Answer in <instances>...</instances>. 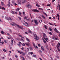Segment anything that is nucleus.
Here are the masks:
<instances>
[{
    "label": "nucleus",
    "mask_w": 60,
    "mask_h": 60,
    "mask_svg": "<svg viewBox=\"0 0 60 60\" xmlns=\"http://www.w3.org/2000/svg\"><path fill=\"white\" fill-rule=\"evenodd\" d=\"M54 30L56 33H57V34H59V36L60 37V33L59 34L60 32H59L57 30L56 28H55V29Z\"/></svg>",
    "instance_id": "f257e3e1"
},
{
    "label": "nucleus",
    "mask_w": 60,
    "mask_h": 60,
    "mask_svg": "<svg viewBox=\"0 0 60 60\" xmlns=\"http://www.w3.org/2000/svg\"><path fill=\"white\" fill-rule=\"evenodd\" d=\"M15 25L17 26L20 29L22 30H23V27L22 26H19L18 24H15Z\"/></svg>",
    "instance_id": "f03ea898"
},
{
    "label": "nucleus",
    "mask_w": 60,
    "mask_h": 60,
    "mask_svg": "<svg viewBox=\"0 0 60 60\" xmlns=\"http://www.w3.org/2000/svg\"><path fill=\"white\" fill-rule=\"evenodd\" d=\"M32 11L34 12H39V10L36 9H33Z\"/></svg>",
    "instance_id": "7ed1b4c3"
},
{
    "label": "nucleus",
    "mask_w": 60,
    "mask_h": 60,
    "mask_svg": "<svg viewBox=\"0 0 60 60\" xmlns=\"http://www.w3.org/2000/svg\"><path fill=\"white\" fill-rule=\"evenodd\" d=\"M34 22H35V23L36 24V25H37L38 24V22L37 21V20H34Z\"/></svg>",
    "instance_id": "20e7f679"
},
{
    "label": "nucleus",
    "mask_w": 60,
    "mask_h": 60,
    "mask_svg": "<svg viewBox=\"0 0 60 60\" xmlns=\"http://www.w3.org/2000/svg\"><path fill=\"white\" fill-rule=\"evenodd\" d=\"M25 44H26V45H27V46L28 47H30V46H29V45H30V43H29V42H27L26 43H25Z\"/></svg>",
    "instance_id": "39448f33"
},
{
    "label": "nucleus",
    "mask_w": 60,
    "mask_h": 60,
    "mask_svg": "<svg viewBox=\"0 0 60 60\" xmlns=\"http://www.w3.org/2000/svg\"><path fill=\"white\" fill-rule=\"evenodd\" d=\"M57 50H58L59 51H60V49L59 48V45H57Z\"/></svg>",
    "instance_id": "423d86ee"
},
{
    "label": "nucleus",
    "mask_w": 60,
    "mask_h": 60,
    "mask_svg": "<svg viewBox=\"0 0 60 60\" xmlns=\"http://www.w3.org/2000/svg\"><path fill=\"white\" fill-rule=\"evenodd\" d=\"M18 3L19 4H21V2L20 0H18Z\"/></svg>",
    "instance_id": "0eeeda50"
},
{
    "label": "nucleus",
    "mask_w": 60,
    "mask_h": 60,
    "mask_svg": "<svg viewBox=\"0 0 60 60\" xmlns=\"http://www.w3.org/2000/svg\"><path fill=\"white\" fill-rule=\"evenodd\" d=\"M32 44H33V46H34V48H36V46L35 45V44H34V42H32Z\"/></svg>",
    "instance_id": "6e6552de"
},
{
    "label": "nucleus",
    "mask_w": 60,
    "mask_h": 60,
    "mask_svg": "<svg viewBox=\"0 0 60 60\" xmlns=\"http://www.w3.org/2000/svg\"><path fill=\"white\" fill-rule=\"evenodd\" d=\"M0 9L4 10H5V8H4L3 7L2 8L1 6H0Z\"/></svg>",
    "instance_id": "1a4fd4ad"
},
{
    "label": "nucleus",
    "mask_w": 60,
    "mask_h": 60,
    "mask_svg": "<svg viewBox=\"0 0 60 60\" xmlns=\"http://www.w3.org/2000/svg\"><path fill=\"white\" fill-rule=\"evenodd\" d=\"M44 39L47 42H48V41H47L48 40V38H44Z\"/></svg>",
    "instance_id": "9d476101"
},
{
    "label": "nucleus",
    "mask_w": 60,
    "mask_h": 60,
    "mask_svg": "<svg viewBox=\"0 0 60 60\" xmlns=\"http://www.w3.org/2000/svg\"><path fill=\"white\" fill-rule=\"evenodd\" d=\"M43 36H44V37H47L45 33H43Z\"/></svg>",
    "instance_id": "9b49d317"
},
{
    "label": "nucleus",
    "mask_w": 60,
    "mask_h": 60,
    "mask_svg": "<svg viewBox=\"0 0 60 60\" xmlns=\"http://www.w3.org/2000/svg\"><path fill=\"white\" fill-rule=\"evenodd\" d=\"M41 50H42L43 51H44V48L43 46H41Z\"/></svg>",
    "instance_id": "f8f14e48"
},
{
    "label": "nucleus",
    "mask_w": 60,
    "mask_h": 60,
    "mask_svg": "<svg viewBox=\"0 0 60 60\" xmlns=\"http://www.w3.org/2000/svg\"><path fill=\"white\" fill-rule=\"evenodd\" d=\"M33 35H34V37H35L37 38V36H36L37 35L35 33H34V34H33Z\"/></svg>",
    "instance_id": "ddd939ff"
},
{
    "label": "nucleus",
    "mask_w": 60,
    "mask_h": 60,
    "mask_svg": "<svg viewBox=\"0 0 60 60\" xmlns=\"http://www.w3.org/2000/svg\"><path fill=\"white\" fill-rule=\"evenodd\" d=\"M7 6H8V7H10V2H9L8 4H7Z\"/></svg>",
    "instance_id": "4468645a"
},
{
    "label": "nucleus",
    "mask_w": 60,
    "mask_h": 60,
    "mask_svg": "<svg viewBox=\"0 0 60 60\" xmlns=\"http://www.w3.org/2000/svg\"><path fill=\"white\" fill-rule=\"evenodd\" d=\"M22 52H21L20 51H18V53L19 54H21V53H22Z\"/></svg>",
    "instance_id": "2eb2a0df"
},
{
    "label": "nucleus",
    "mask_w": 60,
    "mask_h": 60,
    "mask_svg": "<svg viewBox=\"0 0 60 60\" xmlns=\"http://www.w3.org/2000/svg\"><path fill=\"white\" fill-rule=\"evenodd\" d=\"M39 10H41L42 11H43V9L42 8H39Z\"/></svg>",
    "instance_id": "dca6fc26"
},
{
    "label": "nucleus",
    "mask_w": 60,
    "mask_h": 60,
    "mask_svg": "<svg viewBox=\"0 0 60 60\" xmlns=\"http://www.w3.org/2000/svg\"><path fill=\"white\" fill-rule=\"evenodd\" d=\"M25 3V0H22V3Z\"/></svg>",
    "instance_id": "f3484780"
},
{
    "label": "nucleus",
    "mask_w": 60,
    "mask_h": 60,
    "mask_svg": "<svg viewBox=\"0 0 60 60\" xmlns=\"http://www.w3.org/2000/svg\"><path fill=\"white\" fill-rule=\"evenodd\" d=\"M42 41H43L44 43H46V42L45 41V40H44V39H42Z\"/></svg>",
    "instance_id": "a211bd4d"
},
{
    "label": "nucleus",
    "mask_w": 60,
    "mask_h": 60,
    "mask_svg": "<svg viewBox=\"0 0 60 60\" xmlns=\"http://www.w3.org/2000/svg\"><path fill=\"white\" fill-rule=\"evenodd\" d=\"M29 48L30 49V50H32V47H29Z\"/></svg>",
    "instance_id": "6ab92c4d"
},
{
    "label": "nucleus",
    "mask_w": 60,
    "mask_h": 60,
    "mask_svg": "<svg viewBox=\"0 0 60 60\" xmlns=\"http://www.w3.org/2000/svg\"><path fill=\"white\" fill-rule=\"evenodd\" d=\"M27 7L28 8H30V4L28 5H27Z\"/></svg>",
    "instance_id": "aec40b11"
},
{
    "label": "nucleus",
    "mask_w": 60,
    "mask_h": 60,
    "mask_svg": "<svg viewBox=\"0 0 60 60\" xmlns=\"http://www.w3.org/2000/svg\"><path fill=\"white\" fill-rule=\"evenodd\" d=\"M26 39L28 41L30 42V40H29V39H28V38H26Z\"/></svg>",
    "instance_id": "412c9836"
},
{
    "label": "nucleus",
    "mask_w": 60,
    "mask_h": 60,
    "mask_svg": "<svg viewBox=\"0 0 60 60\" xmlns=\"http://www.w3.org/2000/svg\"><path fill=\"white\" fill-rule=\"evenodd\" d=\"M51 5V4H47V7H49Z\"/></svg>",
    "instance_id": "4be33fe9"
},
{
    "label": "nucleus",
    "mask_w": 60,
    "mask_h": 60,
    "mask_svg": "<svg viewBox=\"0 0 60 60\" xmlns=\"http://www.w3.org/2000/svg\"><path fill=\"white\" fill-rule=\"evenodd\" d=\"M1 6H3L4 5L3 4V2H1Z\"/></svg>",
    "instance_id": "5701e85b"
},
{
    "label": "nucleus",
    "mask_w": 60,
    "mask_h": 60,
    "mask_svg": "<svg viewBox=\"0 0 60 60\" xmlns=\"http://www.w3.org/2000/svg\"><path fill=\"white\" fill-rule=\"evenodd\" d=\"M49 34H50L51 35H52V33L50 32H49Z\"/></svg>",
    "instance_id": "b1692460"
},
{
    "label": "nucleus",
    "mask_w": 60,
    "mask_h": 60,
    "mask_svg": "<svg viewBox=\"0 0 60 60\" xmlns=\"http://www.w3.org/2000/svg\"><path fill=\"white\" fill-rule=\"evenodd\" d=\"M58 6L59 7V10H60V5H59V4H58Z\"/></svg>",
    "instance_id": "393cba45"
},
{
    "label": "nucleus",
    "mask_w": 60,
    "mask_h": 60,
    "mask_svg": "<svg viewBox=\"0 0 60 60\" xmlns=\"http://www.w3.org/2000/svg\"><path fill=\"white\" fill-rule=\"evenodd\" d=\"M2 50L5 52L6 51V50L5 49H3Z\"/></svg>",
    "instance_id": "a878e982"
},
{
    "label": "nucleus",
    "mask_w": 60,
    "mask_h": 60,
    "mask_svg": "<svg viewBox=\"0 0 60 60\" xmlns=\"http://www.w3.org/2000/svg\"><path fill=\"white\" fill-rule=\"evenodd\" d=\"M22 54V55H25V53H24V52H22V53L20 54Z\"/></svg>",
    "instance_id": "bb28decb"
},
{
    "label": "nucleus",
    "mask_w": 60,
    "mask_h": 60,
    "mask_svg": "<svg viewBox=\"0 0 60 60\" xmlns=\"http://www.w3.org/2000/svg\"><path fill=\"white\" fill-rule=\"evenodd\" d=\"M33 56V57H36V55H32Z\"/></svg>",
    "instance_id": "cd10ccee"
},
{
    "label": "nucleus",
    "mask_w": 60,
    "mask_h": 60,
    "mask_svg": "<svg viewBox=\"0 0 60 60\" xmlns=\"http://www.w3.org/2000/svg\"><path fill=\"white\" fill-rule=\"evenodd\" d=\"M42 13H44V14H45V15H46V16H47V14H46L45 13H44V12L42 11Z\"/></svg>",
    "instance_id": "c85d7f7f"
},
{
    "label": "nucleus",
    "mask_w": 60,
    "mask_h": 60,
    "mask_svg": "<svg viewBox=\"0 0 60 60\" xmlns=\"http://www.w3.org/2000/svg\"><path fill=\"white\" fill-rule=\"evenodd\" d=\"M22 60H25V58H24V57H22Z\"/></svg>",
    "instance_id": "c756f323"
},
{
    "label": "nucleus",
    "mask_w": 60,
    "mask_h": 60,
    "mask_svg": "<svg viewBox=\"0 0 60 60\" xmlns=\"http://www.w3.org/2000/svg\"><path fill=\"white\" fill-rule=\"evenodd\" d=\"M42 17L43 18V19H45V17H44V16L42 15Z\"/></svg>",
    "instance_id": "7c9ffc66"
},
{
    "label": "nucleus",
    "mask_w": 60,
    "mask_h": 60,
    "mask_svg": "<svg viewBox=\"0 0 60 60\" xmlns=\"http://www.w3.org/2000/svg\"><path fill=\"white\" fill-rule=\"evenodd\" d=\"M47 26H46V25H44V28H45V29H47Z\"/></svg>",
    "instance_id": "2f4dec72"
},
{
    "label": "nucleus",
    "mask_w": 60,
    "mask_h": 60,
    "mask_svg": "<svg viewBox=\"0 0 60 60\" xmlns=\"http://www.w3.org/2000/svg\"><path fill=\"white\" fill-rule=\"evenodd\" d=\"M54 39H55V40H56L57 41L59 40V39H58L57 38H55Z\"/></svg>",
    "instance_id": "473e14b6"
},
{
    "label": "nucleus",
    "mask_w": 60,
    "mask_h": 60,
    "mask_svg": "<svg viewBox=\"0 0 60 60\" xmlns=\"http://www.w3.org/2000/svg\"><path fill=\"white\" fill-rule=\"evenodd\" d=\"M7 35H9L10 37H11V35L10 34L8 33H7Z\"/></svg>",
    "instance_id": "72a5a7b5"
},
{
    "label": "nucleus",
    "mask_w": 60,
    "mask_h": 60,
    "mask_svg": "<svg viewBox=\"0 0 60 60\" xmlns=\"http://www.w3.org/2000/svg\"><path fill=\"white\" fill-rule=\"evenodd\" d=\"M12 13L13 14H15V13H14V11H12Z\"/></svg>",
    "instance_id": "f704fd0d"
},
{
    "label": "nucleus",
    "mask_w": 60,
    "mask_h": 60,
    "mask_svg": "<svg viewBox=\"0 0 60 60\" xmlns=\"http://www.w3.org/2000/svg\"><path fill=\"white\" fill-rule=\"evenodd\" d=\"M49 30H50V31H52V29L51 28H49Z\"/></svg>",
    "instance_id": "c9c22d12"
},
{
    "label": "nucleus",
    "mask_w": 60,
    "mask_h": 60,
    "mask_svg": "<svg viewBox=\"0 0 60 60\" xmlns=\"http://www.w3.org/2000/svg\"><path fill=\"white\" fill-rule=\"evenodd\" d=\"M56 38L55 37V36H53L52 37V39L53 40H54V39L55 38Z\"/></svg>",
    "instance_id": "e433bc0d"
},
{
    "label": "nucleus",
    "mask_w": 60,
    "mask_h": 60,
    "mask_svg": "<svg viewBox=\"0 0 60 60\" xmlns=\"http://www.w3.org/2000/svg\"><path fill=\"white\" fill-rule=\"evenodd\" d=\"M19 57L22 58V57H23V56H19Z\"/></svg>",
    "instance_id": "4c0bfd02"
},
{
    "label": "nucleus",
    "mask_w": 60,
    "mask_h": 60,
    "mask_svg": "<svg viewBox=\"0 0 60 60\" xmlns=\"http://www.w3.org/2000/svg\"><path fill=\"white\" fill-rule=\"evenodd\" d=\"M19 10V8H17L16 9V11H18Z\"/></svg>",
    "instance_id": "58836bf2"
},
{
    "label": "nucleus",
    "mask_w": 60,
    "mask_h": 60,
    "mask_svg": "<svg viewBox=\"0 0 60 60\" xmlns=\"http://www.w3.org/2000/svg\"><path fill=\"white\" fill-rule=\"evenodd\" d=\"M21 41H22L23 42L24 41V40H23V39L22 38H21Z\"/></svg>",
    "instance_id": "ea45409f"
},
{
    "label": "nucleus",
    "mask_w": 60,
    "mask_h": 60,
    "mask_svg": "<svg viewBox=\"0 0 60 60\" xmlns=\"http://www.w3.org/2000/svg\"><path fill=\"white\" fill-rule=\"evenodd\" d=\"M10 24H11V25L13 26H14L15 25L14 24H12L11 23H10Z\"/></svg>",
    "instance_id": "a19ab883"
},
{
    "label": "nucleus",
    "mask_w": 60,
    "mask_h": 60,
    "mask_svg": "<svg viewBox=\"0 0 60 60\" xmlns=\"http://www.w3.org/2000/svg\"><path fill=\"white\" fill-rule=\"evenodd\" d=\"M29 32L30 33H32V32H31L30 30H29Z\"/></svg>",
    "instance_id": "79ce46f5"
},
{
    "label": "nucleus",
    "mask_w": 60,
    "mask_h": 60,
    "mask_svg": "<svg viewBox=\"0 0 60 60\" xmlns=\"http://www.w3.org/2000/svg\"><path fill=\"white\" fill-rule=\"evenodd\" d=\"M19 15H21V12H19Z\"/></svg>",
    "instance_id": "37998d69"
},
{
    "label": "nucleus",
    "mask_w": 60,
    "mask_h": 60,
    "mask_svg": "<svg viewBox=\"0 0 60 60\" xmlns=\"http://www.w3.org/2000/svg\"><path fill=\"white\" fill-rule=\"evenodd\" d=\"M1 34H4V32H3V31H1Z\"/></svg>",
    "instance_id": "c03bdc74"
},
{
    "label": "nucleus",
    "mask_w": 60,
    "mask_h": 60,
    "mask_svg": "<svg viewBox=\"0 0 60 60\" xmlns=\"http://www.w3.org/2000/svg\"><path fill=\"white\" fill-rule=\"evenodd\" d=\"M49 24H50V25H52V23H49Z\"/></svg>",
    "instance_id": "a18cd8bd"
},
{
    "label": "nucleus",
    "mask_w": 60,
    "mask_h": 60,
    "mask_svg": "<svg viewBox=\"0 0 60 60\" xmlns=\"http://www.w3.org/2000/svg\"><path fill=\"white\" fill-rule=\"evenodd\" d=\"M27 18V17H24V19H26Z\"/></svg>",
    "instance_id": "49530a36"
},
{
    "label": "nucleus",
    "mask_w": 60,
    "mask_h": 60,
    "mask_svg": "<svg viewBox=\"0 0 60 60\" xmlns=\"http://www.w3.org/2000/svg\"><path fill=\"white\" fill-rule=\"evenodd\" d=\"M30 55H32V54H33V52H30Z\"/></svg>",
    "instance_id": "de8ad7c7"
},
{
    "label": "nucleus",
    "mask_w": 60,
    "mask_h": 60,
    "mask_svg": "<svg viewBox=\"0 0 60 60\" xmlns=\"http://www.w3.org/2000/svg\"><path fill=\"white\" fill-rule=\"evenodd\" d=\"M39 52H40L41 54L42 53V52L41 51V50H39Z\"/></svg>",
    "instance_id": "09e8293b"
},
{
    "label": "nucleus",
    "mask_w": 60,
    "mask_h": 60,
    "mask_svg": "<svg viewBox=\"0 0 60 60\" xmlns=\"http://www.w3.org/2000/svg\"><path fill=\"white\" fill-rule=\"evenodd\" d=\"M15 57L16 58H17L18 57V56H17L16 55H15Z\"/></svg>",
    "instance_id": "8fccbe9b"
},
{
    "label": "nucleus",
    "mask_w": 60,
    "mask_h": 60,
    "mask_svg": "<svg viewBox=\"0 0 60 60\" xmlns=\"http://www.w3.org/2000/svg\"><path fill=\"white\" fill-rule=\"evenodd\" d=\"M18 46H19V47H20V45L19 44H18Z\"/></svg>",
    "instance_id": "3c124183"
},
{
    "label": "nucleus",
    "mask_w": 60,
    "mask_h": 60,
    "mask_svg": "<svg viewBox=\"0 0 60 60\" xmlns=\"http://www.w3.org/2000/svg\"><path fill=\"white\" fill-rule=\"evenodd\" d=\"M25 11L23 12V15H25Z\"/></svg>",
    "instance_id": "603ef678"
},
{
    "label": "nucleus",
    "mask_w": 60,
    "mask_h": 60,
    "mask_svg": "<svg viewBox=\"0 0 60 60\" xmlns=\"http://www.w3.org/2000/svg\"><path fill=\"white\" fill-rule=\"evenodd\" d=\"M26 20H27V21H29V20H30V19H26Z\"/></svg>",
    "instance_id": "864d4df0"
},
{
    "label": "nucleus",
    "mask_w": 60,
    "mask_h": 60,
    "mask_svg": "<svg viewBox=\"0 0 60 60\" xmlns=\"http://www.w3.org/2000/svg\"><path fill=\"white\" fill-rule=\"evenodd\" d=\"M18 18L19 20H21V18L20 17H18Z\"/></svg>",
    "instance_id": "5fc2aeb1"
},
{
    "label": "nucleus",
    "mask_w": 60,
    "mask_h": 60,
    "mask_svg": "<svg viewBox=\"0 0 60 60\" xmlns=\"http://www.w3.org/2000/svg\"><path fill=\"white\" fill-rule=\"evenodd\" d=\"M4 42H5V43H7V42L6 41V40H4Z\"/></svg>",
    "instance_id": "6e6d98bb"
},
{
    "label": "nucleus",
    "mask_w": 60,
    "mask_h": 60,
    "mask_svg": "<svg viewBox=\"0 0 60 60\" xmlns=\"http://www.w3.org/2000/svg\"><path fill=\"white\" fill-rule=\"evenodd\" d=\"M27 51H29V49L28 48H27Z\"/></svg>",
    "instance_id": "4d7b16f0"
},
{
    "label": "nucleus",
    "mask_w": 60,
    "mask_h": 60,
    "mask_svg": "<svg viewBox=\"0 0 60 60\" xmlns=\"http://www.w3.org/2000/svg\"><path fill=\"white\" fill-rule=\"evenodd\" d=\"M19 43L20 44H22V43H21L20 42H19Z\"/></svg>",
    "instance_id": "13d9d810"
},
{
    "label": "nucleus",
    "mask_w": 60,
    "mask_h": 60,
    "mask_svg": "<svg viewBox=\"0 0 60 60\" xmlns=\"http://www.w3.org/2000/svg\"><path fill=\"white\" fill-rule=\"evenodd\" d=\"M52 3H53L54 2V1H55V0H52Z\"/></svg>",
    "instance_id": "bf43d9fd"
},
{
    "label": "nucleus",
    "mask_w": 60,
    "mask_h": 60,
    "mask_svg": "<svg viewBox=\"0 0 60 60\" xmlns=\"http://www.w3.org/2000/svg\"><path fill=\"white\" fill-rule=\"evenodd\" d=\"M21 49H22V50H23V49H24V48H21Z\"/></svg>",
    "instance_id": "052dcab7"
},
{
    "label": "nucleus",
    "mask_w": 60,
    "mask_h": 60,
    "mask_svg": "<svg viewBox=\"0 0 60 60\" xmlns=\"http://www.w3.org/2000/svg\"><path fill=\"white\" fill-rule=\"evenodd\" d=\"M39 59H40V60H42V59L41 58H39Z\"/></svg>",
    "instance_id": "680f3d73"
},
{
    "label": "nucleus",
    "mask_w": 60,
    "mask_h": 60,
    "mask_svg": "<svg viewBox=\"0 0 60 60\" xmlns=\"http://www.w3.org/2000/svg\"><path fill=\"white\" fill-rule=\"evenodd\" d=\"M38 46L40 47L41 46V45L40 44H38Z\"/></svg>",
    "instance_id": "e2e57ef3"
},
{
    "label": "nucleus",
    "mask_w": 60,
    "mask_h": 60,
    "mask_svg": "<svg viewBox=\"0 0 60 60\" xmlns=\"http://www.w3.org/2000/svg\"><path fill=\"white\" fill-rule=\"evenodd\" d=\"M4 44V42L3 41H2V42H1V44Z\"/></svg>",
    "instance_id": "0e129e2a"
},
{
    "label": "nucleus",
    "mask_w": 60,
    "mask_h": 60,
    "mask_svg": "<svg viewBox=\"0 0 60 60\" xmlns=\"http://www.w3.org/2000/svg\"><path fill=\"white\" fill-rule=\"evenodd\" d=\"M10 33H12V31L11 30L10 31Z\"/></svg>",
    "instance_id": "69168bd1"
},
{
    "label": "nucleus",
    "mask_w": 60,
    "mask_h": 60,
    "mask_svg": "<svg viewBox=\"0 0 60 60\" xmlns=\"http://www.w3.org/2000/svg\"><path fill=\"white\" fill-rule=\"evenodd\" d=\"M58 45H59L60 46V43H59L58 42Z\"/></svg>",
    "instance_id": "338daca9"
},
{
    "label": "nucleus",
    "mask_w": 60,
    "mask_h": 60,
    "mask_svg": "<svg viewBox=\"0 0 60 60\" xmlns=\"http://www.w3.org/2000/svg\"><path fill=\"white\" fill-rule=\"evenodd\" d=\"M22 46H25V45L24 44H22Z\"/></svg>",
    "instance_id": "774afa93"
}]
</instances>
